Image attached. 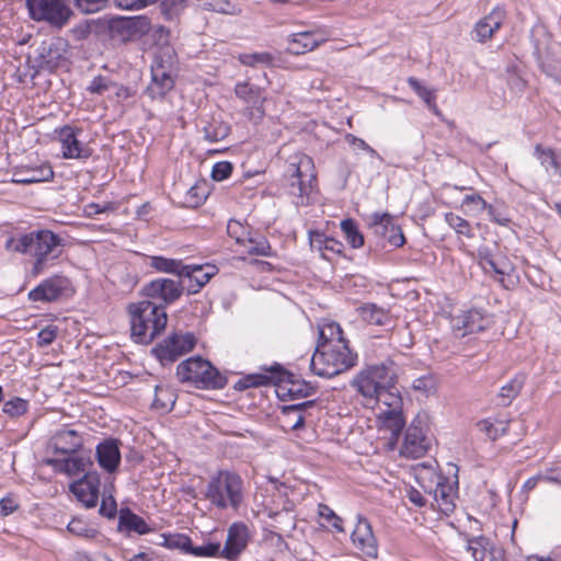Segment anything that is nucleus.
<instances>
[{
    "instance_id": "30",
    "label": "nucleus",
    "mask_w": 561,
    "mask_h": 561,
    "mask_svg": "<svg viewBox=\"0 0 561 561\" xmlns=\"http://www.w3.org/2000/svg\"><path fill=\"white\" fill-rule=\"evenodd\" d=\"M534 154L548 174L561 178V156L554 149L538 144Z\"/></svg>"
},
{
    "instance_id": "25",
    "label": "nucleus",
    "mask_w": 561,
    "mask_h": 561,
    "mask_svg": "<svg viewBox=\"0 0 561 561\" xmlns=\"http://www.w3.org/2000/svg\"><path fill=\"white\" fill-rule=\"evenodd\" d=\"M174 85V80L162 65L152 67L151 82L146 89V94L152 99H162Z\"/></svg>"
},
{
    "instance_id": "23",
    "label": "nucleus",
    "mask_w": 561,
    "mask_h": 561,
    "mask_svg": "<svg viewBox=\"0 0 561 561\" xmlns=\"http://www.w3.org/2000/svg\"><path fill=\"white\" fill-rule=\"evenodd\" d=\"M308 237L311 250L318 252L325 260H331L332 256L343 252L344 245L341 241L330 238L321 231L310 230Z\"/></svg>"
},
{
    "instance_id": "41",
    "label": "nucleus",
    "mask_w": 561,
    "mask_h": 561,
    "mask_svg": "<svg viewBox=\"0 0 561 561\" xmlns=\"http://www.w3.org/2000/svg\"><path fill=\"white\" fill-rule=\"evenodd\" d=\"M489 206L490 204L478 193L467 194L460 204L463 214L470 217H479Z\"/></svg>"
},
{
    "instance_id": "38",
    "label": "nucleus",
    "mask_w": 561,
    "mask_h": 561,
    "mask_svg": "<svg viewBox=\"0 0 561 561\" xmlns=\"http://www.w3.org/2000/svg\"><path fill=\"white\" fill-rule=\"evenodd\" d=\"M15 175L18 178L14 180V182L21 184H32L49 181L54 176V171L48 163H42L36 168L19 172Z\"/></svg>"
},
{
    "instance_id": "1",
    "label": "nucleus",
    "mask_w": 561,
    "mask_h": 561,
    "mask_svg": "<svg viewBox=\"0 0 561 561\" xmlns=\"http://www.w3.org/2000/svg\"><path fill=\"white\" fill-rule=\"evenodd\" d=\"M65 240L48 229L33 230L26 233H16L4 242V249L10 253L28 255L34 259L31 275L43 274L54 261L62 254Z\"/></svg>"
},
{
    "instance_id": "16",
    "label": "nucleus",
    "mask_w": 561,
    "mask_h": 561,
    "mask_svg": "<svg viewBox=\"0 0 561 561\" xmlns=\"http://www.w3.org/2000/svg\"><path fill=\"white\" fill-rule=\"evenodd\" d=\"M250 533L243 523H233L228 528L227 539L221 549V558L229 561L236 560L247 548Z\"/></svg>"
},
{
    "instance_id": "21",
    "label": "nucleus",
    "mask_w": 561,
    "mask_h": 561,
    "mask_svg": "<svg viewBox=\"0 0 561 561\" xmlns=\"http://www.w3.org/2000/svg\"><path fill=\"white\" fill-rule=\"evenodd\" d=\"M504 20L505 11L499 7L493 9L486 16L476 23L472 38L479 43L491 39L494 33L502 26Z\"/></svg>"
},
{
    "instance_id": "61",
    "label": "nucleus",
    "mask_w": 561,
    "mask_h": 561,
    "mask_svg": "<svg viewBox=\"0 0 561 561\" xmlns=\"http://www.w3.org/2000/svg\"><path fill=\"white\" fill-rule=\"evenodd\" d=\"M232 169V164L228 161L217 162L213 167L211 178L215 181H224L230 176Z\"/></svg>"
},
{
    "instance_id": "11",
    "label": "nucleus",
    "mask_w": 561,
    "mask_h": 561,
    "mask_svg": "<svg viewBox=\"0 0 561 561\" xmlns=\"http://www.w3.org/2000/svg\"><path fill=\"white\" fill-rule=\"evenodd\" d=\"M184 290V285L181 282L171 278H156L146 284L141 289L144 300L154 301L158 305L165 306L176 301Z\"/></svg>"
},
{
    "instance_id": "34",
    "label": "nucleus",
    "mask_w": 561,
    "mask_h": 561,
    "mask_svg": "<svg viewBox=\"0 0 561 561\" xmlns=\"http://www.w3.org/2000/svg\"><path fill=\"white\" fill-rule=\"evenodd\" d=\"M320 39L312 32H299L288 38L287 50L294 55L305 54L319 46Z\"/></svg>"
},
{
    "instance_id": "55",
    "label": "nucleus",
    "mask_w": 561,
    "mask_h": 561,
    "mask_svg": "<svg viewBox=\"0 0 561 561\" xmlns=\"http://www.w3.org/2000/svg\"><path fill=\"white\" fill-rule=\"evenodd\" d=\"M412 388L427 397L435 391L436 382L431 375H424L413 380Z\"/></svg>"
},
{
    "instance_id": "5",
    "label": "nucleus",
    "mask_w": 561,
    "mask_h": 561,
    "mask_svg": "<svg viewBox=\"0 0 561 561\" xmlns=\"http://www.w3.org/2000/svg\"><path fill=\"white\" fill-rule=\"evenodd\" d=\"M285 178L286 183H283V187L291 197L293 204L296 206L307 204L312 190V182L316 180L312 159L304 153L290 157Z\"/></svg>"
},
{
    "instance_id": "42",
    "label": "nucleus",
    "mask_w": 561,
    "mask_h": 561,
    "mask_svg": "<svg viewBox=\"0 0 561 561\" xmlns=\"http://www.w3.org/2000/svg\"><path fill=\"white\" fill-rule=\"evenodd\" d=\"M394 226L393 216L388 213H374L369 216L368 227L379 238L386 236Z\"/></svg>"
},
{
    "instance_id": "62",
    "label": "nucleus",
    "mask_w": 561,
    "mask_h": 561,
    "mask_svg": "<svg viewBox=\"0 0 561 561\" xmlns=\"http://www.w3.org/2000/svg\"><path fill=\"white\" fill-rule=\"evenodd\" d=\"M58 329L56 325H47L37 334V344L41 347L50 345L57 336Z\"/></svg>"
},
{
    "instance_id": "8",
    "label": "nucleus",
    "mask_w": 561,
    "mask_h": 561,
    "mask_svg": "<svg viewBox=\"0 0 561 561\" xmlns=\"http://www.w3.org/2000/svg\"><path fill=\"white\" fill-rule=\"evenodd\" d=\"M402 407L403 400L397 388V383H392L389 388L382 389L377 394L374 402V409H379V419L383 427L388 428L392 436L396 437H398L405 424Z\"/></svg>"
},
{
    "instance_id": "20",
    "label": "nucleus",
    "mask_w": 561,
    "mask_h": 561,
    "mask_svg": "<svg viewBox=\"0 0 561 561\" xmlns=\"http://www.w3.org/2000/svg\"><path fill=\"white\" fill-rule=\"evenodd\" d=\"M77 133L78 129L71 126H64L58 131L62 157L66 159H87L91 156V149L78 140Z\"/></svg>"
},
{
    "instance_id": "14",
    "label": "nucleus",
    "mask_w": 561,
    "mask_h": 561,
    "mask_svg": "<svg viewBox=\"0 0 561 561\" xmlns=\"http://www.w3.org/2000/svg\"><path fill=\"white\" fill-rule=\"evenodd\" d=\"M217 272V267L210 264H184L180 282L188 294H196Z\"/></svg>"
},
{
    "instance_id": "29",
    "label": "nucleus",
    "mask_w": 561,
    "mask_h": 561,
    "mask_svg": "<svg viewBox=\"0 0 561 561\" xmlns=\"http://www.w3.org/2000/svg\"><path fill=\"white\" fill-rule=\"evenodd\" d=\"M96 456L99 465L107 472H114L121 461V453L116 442L105 440L98 445Z\"/></svg>"
},
{
    "instance_id": "58",
    "label": "nucleus",
    "mask_w": 561,
    "mask_h": 561,
    "mask_svg": "<svg viewBox=\"0 0 561 561\" xmlns=\"http://www.w3.org/2000/svg\"><path fill=\"white\" fill-rule=\"evenodd\" d=\"M190 554L195 557H221V546L219 542H208L199 547L192 546Z\"/></svg>"
},
{
    "instance_id": "64",
    "label": "nucleus",
    "mask_w": 561,
    "mask_h": 561,
    "mask_svg": "<svg viewBox=\"0 0 561 561\" xmlns=\"http://www.w3.org/2000/svg\"><path fill=\"white\" fill-rule=\"evenodd\" d=\"M381 239L387 240L390 245L396 247V248L402 247L405 242L403 232L398 225H396L394 227H391L390 231L386 236H383Z\"/></svg>"
},
{
    "instance_id": "60",
    "label": "nucleus",
    "mask_w": 561,
    "mask_h": 561,
    "mask_svg": "<svg viewBox=\"0 0 561 561\" xmlns=\"http://www.w3.org/2000/svg\"><path fill=\"white\" fill-rule=\"evenodd\" d=\"M108 0H73L75 5L83 13H95L102 10Z\"/></svg>"
},
{
    "instance_id": "27",
    "label": "nucleus",
    "mask_w": 561,
    "mask_h": 561,
    "mask_svg": "<svg viewBox=\"0 0 561 561\" xmlns=\"http://www.w3.org/2000/svg\"><path fill=\"white\" fill-rule=\"evenodd\" d=\"M436 478V485L428 493L433 494L438 508L446 515L451 513L455 508V491L451 485L445 482L442 476L431 472Z\"/></svg>"
},
{
    "instance_id": "56",
    "label": "nucleus",
    "mask_w": 561,
    "mask_h": 561,
    "mask_svg": "<svg viewBox=\"0 0 561 561\" xmlns=\"http://www.w3.org/2000/svg\"><path fill=\"white\" fill-rule=\"evenodd\" d=\"M28 403L21 398H13L3 405V412L10 416H20L27 411Z\"/></svg>"
},
{
    "instance_id": "49",
    "label": "nucleus",
    "mask_w": 561,
    "mask_h": 561,
    "mask_svg": "<svg viewBox=\"0 0 561 561\" xmlns=\"http://www.w3.org/2000/svg\"><path fill=\"white\" fill-rule=\"evenodd\" d=\"M478 425L480 431L484 432L491 439L504 435L508 428V422L504 420H483Z\"/></svg>"
},
{
    "instance_id": "32",
    "label": "nucleus",
    "mask_w": 561,
    "mask_h": 561,
    "mask_svg": "<svg viewBox=\"0 0 561 561\" xmlns=\"http://www.w3.org/2000/svg\"><path fill=\"white\" fill-rule=\"evenodd\" d=\"M478 257L481 266L485 271H492L497 275H506L511 270V265L504 257H496L492 250L482 245L478 249Z\"/></svg>"
},
{
    "instance_id": "6",
    "label": "nucleus",
    "mask_w": 561,
    "mask_h": 561,
    "mask_svg": "<svg viewBox=\"0 0 561 561\" xmlns=\"http://www.w3.org/2000/svg\"><path fill=\"white\" fill-rule=\"evenodd\" d=\"M242 486L240 476L230 471H219L208 482L205 497L217 508L238 510L243 499Z\"/></svg>"
},
{
    "instance_id": "3",
    "label": "nucleus",
    "mask_w": 561,
    "mask_h": 561,
    "mask_svg": "<svg viewBox=\"0 0 561 561\" xmlns=\"http://www.w3.org/2000/svg\"><path fill=\"white\" fill-rule=\"evenodd\" d=\"M397 382L396 364L392 360H385L362 367L350 381V386L362 398L364 407L374 409L377 394Z\"/></svg>"
},
{
    "instance_id": "46",
    "label": "nucleus",
    "mask_w": 561,
    "mask_h": 561,
    "mask_svg": "<svg viewBox=\"0 0 561 561\" xmlns=\"http://www.w3.org/2000/svg\"><path fill=\"white\" fill-rule=\"evenodd\" d=\"M150 266L158 272L175 274L181 278L184 264L181 260L167 259L163 256H152Z\"/></svg>"
},
{
    "instance_id": "10",
    "label": "nucleus",
    "mask_w": 561,
    "mask_h": 561,
    "mask_svg": "<svg viewBox=\"0 0 561 561\" xmlns=\"http://www.w3.org/2000/svg\"><path fill=\"white\" fill-rule=\"evenodd\" d=\"M195 344L196 339L192 333H172L153 347L152 353L161 364H171L191 352Z\"/></svg>"
},
{
    "instance_id": "22",
    "label": "nucleus",
    "mask_w": 561,
    "mask_h": 561,
    "mask_svg": "<svg viewBox=\"0 0 561 561\" xmlns=\"http://www.w3.org/2000/svg\"><path fill=\"white\" fill-rule=\"evenodd\" d=\"M280 383V364L275 363L271 366L270 369H265V373L262 374H251L237 382V389H248L252 387H261L273 385L275 387V393L278 398L280 394L278 392V387Z\"/></svg>"
},
{
    "instance_id": "33",
    "label": "nucleus",
    "mask_w": 561,
    "mask_h": 561,
    "mask_svg": "<svg viewBox=\"0 0 561 561\" xmlns=\"http://www.w3.org/2000/svg\"><path fill=\"white\" fill-rule=\"evenodd\" d=\"M319 340L317 346L323 344H346L348 341L344 337L343 330L339 323L334 321L324 320L318 325Z\"/></svg>"
},
{
    "instance_id": "59",
    "label": "nucleus",
    "mask_w": 561,
    "mask_h": 561,
    "mask_svg": "<svg viewBox=\"0 0 561 561\" xmlns=\"http://www.w3.org/2000/svg\"><path fill=\"white\" fill-rule=\"evenodd\" d=\"M67 530L76 536L92 538L94 537L95 531L92 528H89L88 525L79 519L73 518L67 526Z\"/></svg>"
},
{
    "instance_id": "18",
    "label": "nucleus",
    "mask_w": 561,
    "mask_h": 561,
    "mask_svg": "<svg viewBox=\"0 0 561 561\" xmlns=\"http://www.w3.org/2000/svg\"><path fill=\"white\" fill-rule=\"evenodd\" d=\"M467 550L476 561H505V551L484 536L468 540Z\"/></svg>"
},
{
    "instance_id": "26",
    "label": "nucleus",
    "mask_w": 561,
    "mask_h": 561,
    "mask_svg": "<svg viewBox=\"0 0 561 561\" xmlns=\"http://www.w3.org/2000/svg\"><path fill=\"white\" fill-rule=\"evenodd\" d=\"M314 405L313 400L295 404H283V430H299L304 426L307 410Z\"/></svg>"
},
{
    "instance_id": "48",
    "label": "nucleus",
    "mask_w": 561,
    "mask_h": 561,
    "mask_svg": "<svg viewBox=\"0 0 561 561\" xmlns=\"http://www.w3.org/2000/svg\"><path fill=\"white\" fill-rule=\"evenodd\" d=\"M341 229L352 248L356 249L364 245V236L353 219H344L341 222Z\"/></svg>"
},
{
    "instance_id": "9",
    "label": "nucleus",
    "mask_w": 561,
    "mask_h": 561,
    "mask_svg": "<svg viewBox=\"0 0 561 561\" xmlns=\"http://www.w3.org/2000/svg\"><path fill=\"white\" fill-rule=\"evenodd\" d=\"M30 16L37 22L62 28L73 12L65 0H26Z\"/></svg>"
},
{
    "instance_id": "12",
    "label": "nucleus",
    "mask_w": 561,
    "mask_h": 561,
    "mask_svg": "<svg viewBox=\"0 0 561 561\" xmlns=\"http://www.w3.org/2000/svg\"><path fill=\"white\" fill-rule=\"evenodd\" d=\"M70 288V280L61 275H54L28 293V299L34 302H51L58 300Z\"/></svg>"
},
{
    "instance_id": "28",
    "label": "nucleus",
    "mask_w": 561,
    "mask_h": 561,
    "mask_svg": "<svg viewBox=\"0 0 561 561\" xmlns=\"http://www.w3.org/2000/svg\"><path fill=\"white\" fill-rule=\"evenodd\" d=\"M50 443L55 451L60 454H72L82 447L83 440L77 431L62 428L54 434Z\"/></svg>"
},
{
    "instance_id": "36",
    "label": "nucleus",
    "mask_w": 561,
    "mask_h": 561,
    "mask_svg": "<svg viewBox=\"0 0 561 561\" xmlns=\"http://www.w3.org/2000/svg\"><path fill=\"white\" fill-rule=\"evenodd\" d=\"M118 528L127 531H135L139 535H146L151 531L145 519L129 508H122L118 516Z\"/></svg>"
},
{
    "instance_id": "54",
    "label": "nucleus",
    "mask_w": 561,
    "mask_h": 561,
    "mask_svg": "<svg viewBox=\"0 0 561 561\" xmlns=\"http://www.w3.org/2000/svg\"><path fill=\"white\" fill-rule=\"evenodd\" d=\"M318 515L339 533L343 531L342 519L325 504L318 505Z\"/></svg>"
},
{
    "instance_id": "4",
    "label": "nucleus",
    "mask_w": 561,
    "mask_h": 561,
    "mask_svg": "<svg viewBox=\"0 0 561 561\" xmlns=\"http://www.w3.org/2000/svg\"><path fill=\"white\" fill-rule=\"evenodd\" d=\"M358 356L346 344L317 346L310 359L311 370L324 378L337 376L357 364Z\"/></svg>"
},
{
    "instance_id": "52",
    "label": "nucleus",
    "mask_w": 561,
    "mask_h": 561,
    "mask_svg": "<svg viewBox=\"0 0 561 561\" xmlns=\"http://www.w3.org/2000/svg\"><path fill=\"white\" fill-rule=\"evenodd\" d=\"M523 387V381L518 379H513L505 386L501 388L500 398L502 404H510L511 401L518 396Z\"/></svg>"
},
{
    "instance_id": "51",
    "label": "nucleus",
    "mask_w": 561,
    "mask_h": 561,
    "mask_svg": "<svg viewBox=\"0 0 561 561\" xmlns=\"http://www.w3.org/2000/svg\"><path fill=\"white\" fill-rule=\"evenodd\" d=\"M409 87L428 105V107H436L434 93L423 87L417 79L410 77L408 79Z\"/></svg>"
},
{
    "instance_id": "39",
    "label": "nucleus",
    "mask_w": 561,
    "mask_h": 561,
    "mask_svg": "<svg viewBox=\"0 0 561 561\" xmlns=\"http://www.w3.org/2000/svg\"><path fill=\"white\" fill-rule=\"evenodd\" d=\"M362 320L373 325H386L390 322L389 312L375 304H365L358 308Z\"/></svg>"
},
{
    "instance_id": "40",
    "label": "nucleus",
    "mask_w": 561,
    "mask_h": 561,
    "mask_svg": "<svg viewBox=\"0 0 561 561\" xmlns=\"http://www.w3.org/2000/svg\"><path fill=\"white\" fill-rule=\"evenodd\" d=\"M234 92L248 105L249 115L252 116V108L256 107L262 101L260 88L248 82H240L236 84Z\"/></svg>"
},
{
    "instance_id": "53",
    "label": "nucleus",
    "mask_w": 561,
    "mask_h": 561,
    "mask_svg": "<svg viewBox=\"0 0 561 561\" xmlns=\"http://www.w3.org/2000/svg\"><path fill=\"white\" fill-rule=\"evenodd\" d=\"M239 61L244 66H256L259 64L267 65L272 61V56L268 53H247L239 55Z\"/></svg>"
},
{
    "instance_id": "31",
    "label": "nucleus",
    "mask_w": 561,
    "mask_h": 561,
    "mask_svg": "<svg viewBox=\"0 0 561 561\" xmlns=\"http://www.w3.org/2000/svg\"><path fill=\"white\" fill-rule=\"evenodd\" d=\"M70 490L87 508L96 506L99 500V488L87 478L71 483Z\"/></svg>"
},
{
    "instance_id": "2",
    "label": "nucleus",
    "mask_w": 561,
    "mask_h": 561,
    "mask_svg": "<svg viewBox=\"0 0 561 561\" xmlns=\"http://www.w3.org/2000/svg\"><path fill=\"white\" fill-rule=\"evenodd\" d=\"M131 339L136 343L150 344L165 329L168 314L162 305L154 301L141 300L127 307Z\"/></svg>"
},
{
    "instance_id": "15",
    "label": "nucleus",
    "mask_w": 561,
    "mask_h": 561,
    "mask_svg": "<svg viewBox=\"0 0 561 561\" xmlns=\"http://www.w3.org/2000/svg\"><path fill=\"white\" fill-rule=\"evenodd\" d=\"M489 324V320L477 309L463 311L455 316L450 320L454 334L457 337H463L468 334L477 333L484 330Z\"/></svg>"
},
{
    "instance_id": "50",
    "label": "nucleus",
    "mask_w": 561,
    "mask_h": 561,
    "mask_svg": "<svg viewBox=\"0 0 561 561\" xmlns=\"http://www.w3.org/2000/svg\"><path fill=\"white\" fill-rule=\"evenodd\" d=\"M445 220L458 234L466 236L467 238H471L473 236L469 221L462 217L454 213H447L445 215Z\"/></svg>"
},
{
    "instance_id": "7",
    "label": "nucleus",
    "mask_w": 561,
    "mask_h": 561,
    "mask_svg": "<svg viewBox=\"0 0 561 561\" xmlns=\"http://www.w3.org/2000/svg\"><path fill=\"white\" fill-rule=\"evenodd\" d=\"M176 376L181 382H191L201 389H221L227 379L208 360L191 357L176 367Z\"/></svg>"
},
{
    "instance_id": "63",
    "label": "nucleus",
    "mask_w": 561,
    "mask_h": 561,
    "mask_svg": "<svg viewBox=\"0 0 561 561\" xmlns=\"http://www.w3.org/2000/svg\"><path fill=\"white\" fill-rule=\"evenodd\" d=\"M112 85V81L106 77H95L88 87V91L95 94H102Z\"/></svg>"
},
{
    "instance_id": "24",
    "label": "nucleus",
    "mask_w": 561,
    "mask_h": 561,
    "mask_svg": "<svg viewBox=\"0 0 561 561\" xmlns=\"http://www.w3.org/2000/svg\"><path fill=\"white\" fill-rule=\"evenodd\" d=\"M314 392V388L304 379L286 370L283 367V401L307 398Z\"/></svg>"
},
{
    "instance_id": "57",
    "label": "nucleus",
    "mask_w": 561,
    "mask_h": 561,
    "mask_svg": "<svg viewBox=\"0 0 561 561\" xmlns=\"http://www.w3.org/2000/svg\"><path fill=\"white\" fill-rule=\"evenodd\" d=\"M345 140L353 147L354 150H362L367 152L371 158L382 160L379 153L370 147L364 139L356 137L353 134H346Z\"/></svg>"
},
{
    "instance_id": "19",
    "label": "nucleus",
    "mask_w": 561,
    "mask_h": 561,
    "mask_svg": "<svg viewBox=\"0 0 561 561\" xmlns=\"http://www.w3.org/2000/svg\"><path fill=\"white\" fill-rule=\"evenodd\" d=\"M227 231L230 237L234 238L237 243L244 247V251L249 254L266 255L270 249L265 239L254 240L248 237L247 229L237 220H230L227 225Z\"/></svg>"
},
{
    "instance_id": "17",
    "label": "nucleus",
    "mask_w": 561,
    "mask_h": 561,
    "mask_svg": "<svg viewBox=\"0 0 561 561\" xmlns=\"http://www.w3.org/2000/svg\"><path fill=\"white\" fill-rule=\"evenodd\" d=\"M352 541L356 549L364 556L375 559L378 556V543L374 536L371 525L363 517L358 516L357 524L352 533Z\"/></svg>"
},
{
    "instance_id": "13",
    "label": "nucleus",
    "mask_w": 561,
    "mask_h": 561,
    "mask_svg": "<svg viewBox=\"0 0 561 561\" xmlns=\"http://www.w3.org/2000/svg\"><path fill=\"white\" fill-rule=\"evenodd\" d=\"M430 438L425 434V426L419 420L408 427L401 446V455L410 458L424 456L430 447Z\"/></svg>"
},
{
    "instance_id": "43",
    "label": "nucleus",
    "mask_w": 561,
    "mask_h": 561,
    "mask_svg": "<svg viewBox=\"0 0 561 561\" xmlns=\"http://www.w3.org/2000/svg\"><path fill=\"white\" fill-rule=\"evenodd\" d=\"M204 138L209 142L224 140L230 133V126L222 121L213 118L203 126Z\"/></svg>"
},
{
    "instance_id": "44",
    "label": "nucleus",
    "mask_w": 561,
    "mask_h": 561,
    "mask_svg": "<svg viewBox=\"0 0 561 561\" xmlns=\"http://www.w3.org/2000/svg\"><path fill=\"white\" fill-rule=\"evenodd\" d=\"M198 7L229 15H239L242 10L239 5L231 3L229 0H199Z\"/></svg>"
},
{
    "instance_id": "35",
    "label": "nucleus",
    "mask_w": 561,
    "mask_h": 561,
    "mask_svg": "<svg viewBox=\"0 0 561 561\" xmlns=\"http://www.w3.org/2000/svg\"><path fill=\"white\" fill-rule=\"evenodd\" d=\"M48 465L53 466L58 472L70 477L79 476L85 472L89 461L83 457H69L65 459H49Z\"/></svg>"
},
{
    "instance_id": "47",
    "label": "nucleus",
    "mask_w": 561,
    "mask_h": 561,
    "mask_svg": "<svg viewBox=\"0 0 561 561\" xmlns=\"http://www.w3.org/2000/svg\"><path fill=\"white\" fill-rule=\"evenodd\" d=\"M161 545L169 549H179L185 553H190L192 549V540L185 534H163Z\"/></svg>"
},
{
    "instance_id": "37",
    "label": "nucleus",
    "mask_w": 561,
    "mask_h": 561,
    "mask_svg": "<svg viewBox=\"0 0 561 561\" xmlns=\"http://www.w3.org/2000/svg\"><path fill=\"white\" fill-rule=\"evenodd\" d=\"M64 59L62 54L59 48V41L44 43L41 47L39 53V66L43 69L53 71L57 67H59L61 60Z\"/></svg>"
},
{
    "instance_id": "45",
    "label": "nucleus",
    "mask_w": 561,
    "mask_h": 561,
    "mask_svg": "<svg viewBox=\"0 0 561 561\" xmlns=\"http://www.w3.org/2000/svg\"><path fill=\"white\" fill-rule=\"evenodd\" d=\"M136 31L135 22L129 19H116L110 23V32L113 38L127 41Z\"/></svg>"
}]
</instances>
